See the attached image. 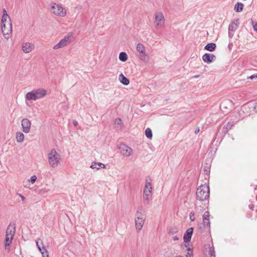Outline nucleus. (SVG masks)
Wrapping results in <instances>:
<instances>
[{
    "label": "nucleus",
    "instance_id": "1",
    "mask_svg": "<svg viewBox=\"0 0 257 257\" xmlns=\"http://www.w3.org/2000/svg\"><path fill=\"white\" fill-rule=\"evenodd\" d=\"M196 195L197 201L195 202V210L199 213L202 212L204 207L201 206V203L202 205L208 203L210 195L209 186L206 184L200 185L197 189Z\"/></svg>",
    "mask_w": 257,
    "mask_h": 257
},
{
    "label": "nucleus",
    "instance_id": "2",
    "mask_svg": "<svg viewBox=\"0 0 257 257\" xmlns=\"http://www.w3.org/2000/svg\"><path fill=\"white\" fill-rule=\"evenodd\" d=\"M60 155L55 149H52L48 154L49 165L53 168L57 167L60 160Z\"/></svg>",
    "mask_w": 257,
    "mask_h": 257
},
{
    "label": "nucleus",
    "instance_id": "3",
    "mask_svg": "<svg viewBox=\"0 0 257 257\" xmlns=\"http://www.w3.org/2000/svg\"><path fill=\"white\" fill-rule=\"evenodd\" d=\"M145 217L143 215L142 213L138 210L136 214V219H135V224L136 229L139 231H140L144 224L145 220Z\"/></svg>",
    "mask_w": 257,
    "mask_h": 257
},
{
    "label": "nucleus",
    "instance_id": "4",
    "mask_svg": "<svg viewBox=\"0 0 257 257\" xmlns=\"http://www.w3.org/2000/svg\"><path fill=\"white\" fill-rule=\"evenodd\" d=\"M137 50L139 53L140 59L144 62H148L149 60V56L146 52L144 45L141 43L138 44L137 46Z\"/></svg>",
    "mask_w": 257,
    "mask_h": 257
},
{
    "label": "nucleus",
    "instance_id": "5",
    "mask_svg": "<svg viewBox=\"0 0 257 257\" xmlns=\"http://www.w3.org/2000/svg\"><path fill=\"white\" fill-rule=\"evenodd\" d=\"M51 11L55 15L61 17H64L66 15V11L60 5L56 4H54L51 6Z\"/></svg>",
    "mask_w": 257,
    "mask_h": 257
},
{
    "label": "nucleus",
    "instance_id": "6",
    "mask_svg": "<svg viewBox=\"0 0 257 257\" xmlns=\"http://www.w3.org/2000/svg\"><path fill=\"white\" fill-rule=\"evenodd\" d=\"M71 41V37L67 36L61 40L60 42L53 47L54 49H58L66 46Z\"/></svg>",
    "mask_w": 257,
    "mask_h": 257
},
{
    "label": "nucleus",
    "instance_id": "7",
    "mask_svg": "<svg viewBox=\"0 0 257 257\" xmlns=\"http://www.w3.org/2000/svg\"><path fill=\"white\" fill-rule=\"evenodd\" d=\"M21 125L22 126L23 131L25 133H28L30 132L31 122L28 119H23L21 121Z\"/></svg>",
    "mask_w": 257,
    "mask_h": 257
},
{
    "label": "nucleus",
    "instance_id": "8",
    "mask_svg": "<svg viewBox=\"0 0 257 257\" xmlns=\"http://www.w3.org/2000/svg\"><path fill=\"white\" fill-rule=\"evenodd\" d=\"M119 149L121 153L124 156H130L133 153L132 149L124 144L121 145L119 147Z\"/></svg>",
    "mask_w": 257,
    "mask_h": 257
},
{
    "label": "nucleus",
    "instance_id": "9",
    "mask_svg": "<svg viewBox=\"0 0 257 257\" xmlns=\"http://www.w3.org/2000/svg\"><path fill=\"white\" fill-rule=\"evenodd\" d=\"M10 27L11 28L10 30L8 29V28H9V27L8 26V25H7V24H6V26L5 27V28H4L5 29V30H4V29H3V25L1 26V29H2V33L3 34L4 37L6 39H9L12 36V23H11V26Z\"/></svg>",
    "mask_w": 257,
    "mask_h": 257
},
{
    "label": "nucleus",
    "instance_id": "10",
    "mask_svg": "<svg viewBox=\"0 0 257 257\" xmlns=\"http://www.w3.org/2000/svg\"><path fill=\"white\" fill-rule=\"evenodd\" d=\"M16 232V224L15 223L10 224L7 227L6 231V236L13 237Z\"/></svg>",
    "mask_w": 257,
    "mask_h": 257
},
{
    "label": "nucleus",
    "instance_id": "11",
    "mask_svg": "<svg viewBox=\"0 0 257 257\" xmlns=\"http://www.w3.org/2000/svg\"><path fill=\"white\" fill-rule=\"evenodd\" d=\"M216 59V56L212 54L205 53L202 56V59L204 62L210 63Z\"/></svg>",
    "mask_w": 257,
    "mask_h": 257
},
{
    "label": "nucleus",
    "instance_id": "12",
    "mask_svg": "<svg viewBox=\"0 0 257 257\" xmlns=\"http://www.w3.org/2000/svg\"><path fill=\"white\" fill-rule=\"evenodd\" d=\"M152 190H144L143 198L145 204H148L149 201L152 199Z\"/></svg>",
    "mask_w": 257,
    "mask_h": 257
},
{
    "label": "nucleus",
    "instance_id": "13",
    "mask_svg": "<svg viewBox=\"0 0 257 257\" xmlns=\"http://www.w3.org/2000/svg\"><path fill=\"white\" fill-rule=\"evenodd\" d=\"M193 232V228L190 227L187 229L185 232L183 236L184 241L185 242H188L190 241L191 237Z\"/></svg>",
    "mask_w": 257,
    "mask_h": 257
},
{
    "label": "nucleus",
    "instance_id": "14",
    "mask_svg": "<svg viewBox=\"0 0 257 257\" xmlns=\"http://www.w3.org/2000/svg\"><path fill=\"white\" fill-rule=\"evenodd\" d=\"M34 49V45L32 43L26 42L22 44V50L25 53L31 52Z\"/></svg>",
    "mask_w": 257,
    "mask_h": 257
},
{
    "label": "nucleus",
    "instance_id": "15",
    "mask_svg": "<svg viewBox=\"0 0 257 257\" xmlns=\"http://www.w3.org/2000/svg\"><path fill=\"white\" fill-rule=\"evenodd\" d=\"M37 99L43 98L47 95V91L43 88L34 89Z\"/></svg>",
    "mask_w": 257,
    "mask_h": 257
},
{
    "label": "nucleus",
    "instance_id": "16",
    "mask_svg": "<svg viewBox=\"0 0 257 257\" xmlns=\"http://www.w3.org/2000/svg\"><path fill=\"white\" fill-rule=\"evenodd\" d=\"M11 23H12L11 20L9 15H5L2 16L1 26L3 25V28H5L6 24H7V25L9 27L8 28V29L10 30L11 28L10 27L11 26ZM3 29L5 30L4 28Z\"/></svg>",
    "mask_w": 257,
    "mask_h": 257
},
{
    "label": "nucleus",
    "instance_id": "17",
    "mask_svg": "<svg viewBox=\"0 0 257 257\" xmlns=\"http://www.w3.org/2000/svg\"><path fill=\"white\" fill-rule=\"evenodd\" d=\"M164 22V17L162 12H158L156 14L155 23L156 26H159L161 25V23Z\"/></svg>",
    "mask_w": 257,
    "mask_h": 257
},
{
    "label": "nucleus",
    "instance_id": "18",
    "mask_svg": "<svg viewBox=\"0 0 257 257\" xmlns=\"http://www.w3.org/2000/svg\"><path fill=\"white\" fill-rule=\"evenodd\" d=\"M25 99L29 101H35L37 99L34 90L28 92L25 95Z\"/></svg>",
    "mask_w": 257,
    "mask_h": 257
},
{
    "label": "nucleus",
    "instance_id": "19",
    "mask_svg": "<svg viewBox=\"0 0 257 257\" xmlns=\"http://www.w3.org/2000/svg\"><path fill=\"white\" fill-rule=\"evenodd\" d=\"M209 212L208 211H206L204 213L203 215V225L204 227H209L210 226V220L209 219Z\"/></svg>",
    "mask_w": 257,
    "mask_h": 257
},
{
    "label": "nucleus",
    "instance_id": "20",
    "mask_svg": "<svg viewBox=\"0 0 257 257\" xmlns=\"http://www.w3.org/2000/svg\"><path fill=\"white\" fill-rule=\"evenodd\" d=\"M238 25L237 24L233 22L231 24L229 25L228 27V35L229 37H232L233 36V34H231V32H234L237 29Z\"/></svg>",
    "mask_w": 257,
    "mask_h": 257
},
{
    "label": "nucleus",
    "instance_id": "21",
    "mask_svg": "<svg viewBox=\"0 0 257 257\" xmlns=\"http://www.w3.org/2000/svg\"><path fill=\"white\" fill-rule=\"evenodd\" d=\"M232 102L229 99H226L223 100L220 104V106L221 109H224L225 108H227L228 106H231Z\"/></svg>",
    "mask_w": 257,
    "mask_h": 257
},
{
    "label": "nucleus",
    "instance_id": "22",
    "mask_svg": "<svg viewBox=\"0 0 257 257\" xmlns=\"http://www.w3.org/2000/svg\"><path fill=\"white\" fill-rule=\"evenodd\" d=\"M216 47V45L215 43H210L207 44L204 47V49L208 51L213 52L214 51Z\"/></svg>",
    "mask_w": 257,
    "mask_h": 257
},
{
    "label": "nucleus",
    "instance_id": "23",
    "mask_svg": "<svg viewBox=\"0 0 257 257\" xmlns=\"http://www.w3.org/2000/svg\"><path fill=\"white\" fill-rule=\"evenodd\" d=\"M90 168L92 169H96L97 170H98L100 169V168H105V166L104 164L101 163H96V162H93L90 166Z\"/></svg>",
    "mask_w": 257,
    "mask_h": 257
},
{
    "label": "nucleus",
    "instance_id": "24",
    "mask_svg": "<svg viewBox=\"0 0 257 257\" xmlns=\"http://www.w3.org/2000/svg\"><path fill=\"white\" fill-rule=\"evenodd\" d=\"M119 79L120 82L125 85H127L130 83L129 79L124 76L122 73L119 75Z\"/></svg>",
    "mask_w": 257,
    "mask_h": 257
},
{
    "label": "nucleus",
    "instance_id": "25",
    "mask_svg": "<svg viewBox=\"0 0 257 257\" xmlns=\"http://www.w3.org/2000/svg\"><path fill=\"white\" fill-rule=\"evenodd\" d=\"M13 239V237H11L10 236H6V238H5V248L6 249H9L10 246L11 244L12 243V241Z\"/></svg>",
    "mask_w": 257,
    "mask_h": 257
},
{
    "label": "nucleus",
    "instance_id": "26",
    "mask_svg": "<svg viewBox=\"0 0 257 257\" xmlns=\"http://www.w3.org/2000/svg\"><path fill=\"white\" fill-rule=\"evenodd\" d=\"M243 5L242 3L237 2L234 6V10L236 12L239 13L242 11L243 8Z\"/></svg>",
    "mask_w": 257,
    "mask_h": 257
},
{
    "label": "nucleus",
    "instance_id": "27",
    "mask_svg": "<svg viewBox=\"0 0 257 257\" xmlns=\"http://www.w3.org/2000/svg\"><path fill=\"white\" fill-rule=\"evenodd\" d=\"M233 122H229L226 125H225L223 127V131L224 133H227L228 130L231 129L232 127L233 126Z\"/></svg>",
    "mask_w": 257,
    "mask_h": 257
},
{
    "label": "nucleus",
    "instance_id": "28",
    "mask_svg": "<svg viewBox=\"0 0 257 257\" xmlns=\"http://www.w3.org/2000/svg\"><path fill=\"white\" fill-rule=\"evenodd\" d=\"M24 135L21 132L16 133V140L18 142L21 143L24 141Z\"/></svg>",
    "mask_w": 257,
    "mask_h": 257
},
{
    "label": "nucleus",
    "instance_id": "29",
    "mask_svg": "<svg viewBox=\"0 0 257 257\" xmlns=\"http://www.w3.org/2000/svg\"><path fill=\"white\" fill-rule=\"evenodd\" d=\"M119 59L122 62H125L128 59L126 53L124 52H120L119 55Z\"/></svg>",
    "mask_w": 257,
    "mask_h": 257
},
{
    "label": "nucleus",
    "instance_id": "30",
    "mask_svg": "<svg viewBox=\"0 0 257 257\" xmlns=\"http://www.w3.org/2000/svg\"><path fill=\"white\" fill-rule=\"evenodd\" d=\"M178 231H179V229L177 227L173 226L170 228L169 233L170 234L174 235V234H176V233H177L178 232Z\"/></svg>",
    "mask_w": 257,
    "mask_h": 257
},
{
    "label": "nucleus",
    "instance_id": "31",
    "mask_svg": "<svg viewBox=\"0 0 257 257\" xmlns=\"http://www.w3.org/2000/svg\"><path fill=\"white\" fill-rule=\"evenodd\" d=\"M145 135L148 139H152L153 137L152 132L151 128H147L145 131Z\"/></svg>",
    "mask_w": 257,
    "mask_h": 257
},
{
    "label": "nucleus",
    "instance_id": "32",
    "mask_svg": "<svg viewBox=\"0 0 257 257\" xmlns=\"http://www.w3.org/2000/svg\"><path fill=\"white\" fill-rule=\"evenodd\" d=\"M114 124L115 125H118L119 126V128H120L122 126V121L120 118H116L114 120Z\"/></svg>",
    "mask_w": 257,
    "mask_h": 257
},
{
    "label": "nucleus",
    "instance_id": "33",
    "mask_svg": "<svg viewBox=\"0 0 257 257\" xmlns=\"http://www.w3.org/2000/svg\"><path fill=\"white\" fill-rule=\"evenodd\" d=\"M36 245H37L38 248L39 249V250H42L41 248L42 247V245H43V241L41 239H38L36 241Z\"/></svg>",
    "mask_w": 257,
    "mask_h": 257
},
{
    "label": "nucleus",
    "instance_id": "34",
    "mask_svg": "<svg viewBox=\"0 0 257 257\" xmlns=\"http://www.w3.org/2000/svg\"><path fill=\"white\" fill-rule=\"evenodd\" d=\"M208 254L210 255V257H215V250L213 247H209Z\"/></svg>",
    "mask_w": 257,
    "mask_h": 257
},
{
    "label": "nucleus",
    "instance_id": "35",
    "mask_svg": "<svg viewBox=\"0 0 257 257\" xmlns=\"http://www.w3.org/2000/svg\"><path fill=\"white\" fill-rule=\"evenodd\" d=\"M144 189L147 190H152V186L151 183L148 182L147 181L146 182L145 186Z\"/></svg>",
    "mask_w": 257,
    "mask_h": 257
},
{
    "label": "nucleus",
    "instance_id": "36",
    "mask_svg": "<svg viewBox=\"0 0 257 257\" xmlns=\"http://www.w3.org/2000/svg\"><path fill=\"white\" fill-rule=\"evenodd\" d=\"M192 255H193V249L190 248H188L187 254L186 255L187 257H191Z\"/></svg>",
    "mask_w": 257,
    "mask_h": 257
},
{
    "label": "nucleus",
    "instance_id": "37",
    "mask_svg": "<svg viewBox=\"0 0 257 257\" xmlns=\"http://www.w3.org/2000/svg\"><path fill=\"white\" fill-rule=\"evenodd\" d=\"M37 179V177L36 175H33L31 177L30 180H29V182H31L32 184L34 183Z\"/></svg>",
    "mask_w": 257,
    "mask_h": 257
},
{
    "label": "nucleus",
    "instance_id": "38",
    "mask_svg": "<svg viewBox=\"0 0 257 257\" xmlns=\"http://www.w3.org/2000/svg\"><path fill=\"white\" fill-rule=\"evenodd\" d=\"M203 171L206 175H208L210 172L209 168L208 166L205 167Z\"/></svg>",
    "mask_w": 257,
    "mask_h": 257
},
{
    "label": "nucleus",
    "instance_id": "39",
    "mask_svg": "<svg viewBox=\"0 0 257 257\" xmlns=\"http://www.w3.org/2000/svg\"><path fill=\"white\" fill-rule=\"evenodd\" d=\"M190 219L191 221L195 220L194 213L192 212L190 213Z\"/></svg>",
    "mask_w": 257,
    "mask_h": 257
},
{
    "label": "nucleus",
    "instance_id": "40",
    "mask_svg": "<svg viewBox=\"0 0 257 257\" xmlns=\"http://www.w3.org/2000/svg\"><path fill=\"white\" fill-rule=\"evenodd\" d=\"M247 78L250 79L251 80H253V79H256V78H257V74H255L252 75L250 76H248Z\"/></svg>",
    "mask_w": 257,
    "mask_h": 257
},
{
    "label": "nucleus",
    "instance_id": "41",
    "mask_svg": "<svg viewBox=\"0 0 257 257\" xmlns=\"http://www.w3.org/2000/svg\"><path fill=\"white\" fill-rule=\"evenodd\" d=\"M42 254L43 257H49V253L47 250L45 252H42Z\"/></svg>",
    "mask_w": 257,
    "mask_h": 257
},
{
    "label": "nucleus",
    "instance_id": "42",
    "mask_svg": "<svg viewBox=\"0 0 257 257\" xmlns=\"http://www.w3.org/2000/svg\"><path fill=\"white\" fill-rule=\"evenodd\" d=\"M18 195L21 197L23 203H25L26 198L21 194H18Z\"/></svg>",
    "mask_w": 257,
    "mask_h": 257
},
{
    "label": "nucleus",
    "instance_id": "43",
    "mask_svg": "<svg viewBox=\"0 0 257 257\" xmlns=\"http://www.w3.org/2000/svg\"><path fill=\"white\" fill-rule=\"evenodd\" d=\"M41 249L42 250H39V251L41 252V253H42V252H45V251H47V249H46L44 245H42Z\"/></svg>",
    "mask_w": 257,
    "mask_h": 257
},
{
    "label": "nucleus",
    "instance_id": "44",
    "mask_svg": "<svg viewBox=\"0 0 257 257\" xmlns=\"http://www.w3.org/2000/svg\"><path fill=\"white\" fill-rule=\"evenodd\" d=\"M172 239L174 241H176V240H179V237L178 236H177V235H175V236L172 237Z\"/></svg>",
    "mask_w": 257,
    "mask_h": 257
},
{
    "label": "nucleus",
    "instance_id": "45",
    "mask_svg": "<svg viewBox=\"0 0 257 257\" xmlns=\"http://www.w3.org/2000/svg\"><path fill=\"white\" fill-rule=\"evenodd\" d=\"M253 29L255 31L257 32V23L253 26Z\"/></svg>",
    "mask_w": 257,
    "mask_h": 257
},
{
    "label": "nucleus",
    "instance_id": "46",
    "mask_svg": "<svg viewBox=\"0 0 257 257\" xmlns=\"http://www.w3.org/2000/svg\"><path fill=\"white\" fill-rule=\"evenodd\" d=\"M3 16H4V15H8V14H7V11H6V10H5V9H4V10H3Z\"/></svg>",
    "mask_w": 257,
    "mask_h": 257
},
{
    "label": "nucleus",
    "instance_id": "47",
    "mask_svg": "<svg viewBox=\"0 0 257 257\" xmlns=\"http://www.w3.org/2000/svg\"><path fill=\"white\" fill-rule=\"evenodd\" d=\"M73 123L74 126H77L78 125V122L76 120H73Z\"/></svg>",
    "mask_w": 257,
    "mask_h": 257
},
{
    "label": "nucleus",
    "instance_id": "48",
    "mask_svg": "<svg viewBox=\"0 0 257 257\" xmlns=\"http://www.w3.org/2000/svg\"><path fill=\"white\" fill-rule=\"evenodd\" d=\"M200 129L199 127L197 128L195 131V134H197L199 132Z\"/></svg>",
    "mask_w": 257,
    "mask_h": 257
},
{
    "label": "nucleus",
    "instance_id": "49",
    "mask_svg": "<svg viewBox=\"0 0 257 257\" xmlns=\"http://www.w3.org/2000/svg\"><path fill=\"white\" fill-rule=\"evenodd\" d=\"M199 76V75H195L194 76V78H198Z\"/></svg>",
    "mask_w": 257,
    "mask_h": 257
},
{
    "label": "nucleus",
    "instance_id": "50",
    "mask_svg": "<svg viewBox=\"0 0 257 257\" xmlns=\"http://www.w3.org/2000/svg\"><path fill=\"white\" fill-rule=\"evenodd\" d=\"M254 109L257 111V105L254 107Z\"/></svg>",
    "mask_w": 257,
    "mask_h": 257
}]
</instances>
